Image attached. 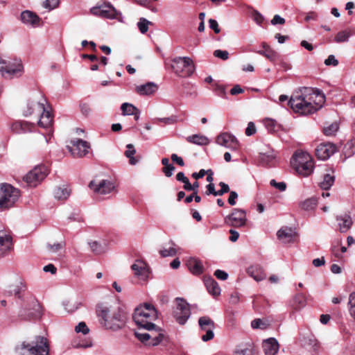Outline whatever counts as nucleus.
Masks as SVG:
<instances>
[{
  "mask_svg": "<svg viewBox=\"0 0 355 355\" xmlns=\"http://www.w3.org/2000/svg\"><path fill=\"white\" fill-rule=\"evenodd\" d=\"M21 20L24 24H31L33 26L38 25L40 23V17L34 12L29 10H25L21 12Z\"/></svg>",
  "mask_w": 355,
  "mask_h": 355,
  "instance_id": "28",
  "label": "nucleus"
},
{
  "mask_svg": "<svg viewBox=\"0 0 355 355\" xmlns=\"http://www.w3.org/2000/svg\"><path fill=\"white\" fill-rule=\"evenodd\" d=\"M270 184L280 191H284L286 189V184L284 182H277L275 180H271Z\"/></svg>",
  "mask_w": 355,
  "mask_h": 355,
  "instance_id": "58",
  "label": "nucleus"
},
{
  "mask_svg": "<svg viewBox=\"0 0 355 355\" xmlns=\"http://www.w3.org/2000/svg\"><path fill=\"white\" fill-rule=\"evenodd\" d=\"M214 55L216 58H220L223 60H227L229 58V53L225 50L217 49L214 51Z\"/></svg>",
  "mask_w": 355,
  "mask_h": 355,
  "instance_id": "51",
  "label": "nucleus"
},
{
  "mask_svg": "<svg viewBox=\"0 0 355 355\" xmlns=\"http://www.w3.org/2000/svg\"><path fill=\"white\" fill-rule=\"evenodd\" d=\"M91 13L103 18L114 19L117 17L118 12L110 4H103L91 9Z\"/></svg>",
  "mask_w": 355,
  "mask_h": 355,
  "instance_id": "12",
  "label": "nucleus"
},
{
  "mask_svg": "<svg viewBox=\"0 0 355 355\" xmlns=\"http://www.w3.org/2000/svg\"><path fill=\"white\" fill-rule=\"evenodd\" d=\"M338 130V124L336 122L332 123L323 129V132L327 136H333Z\"/></svg>",
  "mask_w": 355,
  "mask_h": 355,
  "instance_id": "44",
  "label": "nucleus"
},
{
  "mask_svg": "<svg viewBox=\"0 0 355 355\" xmlns=\"http://www.w3.org/2000/svg\"><path fill=\"white\" fill-rule=\"evenodd\" d=\"M324 64L327 66L332 65L334 67H336L338 64V60L335 58L334 55H330L324 60Z\"/></svg>",
  "mask_w": 355,
  "mask_h": 355,
  "instance_id": "59",
  "label": "nucleus"
},
{
  "mask_svg": "<svg viewBox=\"0 0 355 355\" xmlns=\"http://www.w3.org/2000/svg\"><path fill=\"white\" fill-rule=\"evenodd\" d=\"M334 181V175L329 173L324 174L322 180L320 182V187L323 190H328L332 187Z\"/></svg>",
  "mask_w": 355,
  "mask_h": 355,
  "instance_id": "36",
  "label": "nucleus"
},
{
  "mask_svg": "<svg viewBox=\"0 0 355 355\" xmlns=\"http://www.w3.org/2000/svg\"><path fill=\"white\" fill-rule=\"evenodd\" d=\"M157 89V85L153 82H148L135 87V92L141 96L152 95L155 94Z\"/></svg>",
  "mask_w": 355,
  "mask_h": 355,
  "instance_id": "24",
  "label": "nucleus"
},
{
  "mask_svg": "<svg viewBox=\"0 0 355 355\" xmlns=\"http://www.w3.org/2000/svg\"><path fill=\"white\" fill-rule=\"evenodd\" d=\"M75 331L78 333L81 332L84 335L87 334L89 331V328L86 325L85 322H80L78 323V324L76 327Z\"/></svg>",
  "mask_w": 355,
  "mask_h": 355,
  "instance_id": "53",
  "label": "nucleus"
},
{
  "mask_svg": "<svg viewBox=\"0 0 355 355\" xmlns=\"http://www.w3.org/2000/svg\"><path fill=\"white\" fill-rule=\"evenodd\" d=\"M165 66L168 70L177 73L176 67L178 66V61L175 58L172 60H166L165 61Z\"/></svg>",
  "mask_w": 355,
  "mask_h": 355,
  "instance_id": "49",
  "label": "nucleus"
},
{
  "mask_svg": "<svg viewBox=\"0 0 355 355\" xmlns=\"http://www.w3.org/2000/svg\"><path fill=\"white\" fill-rule=\"evenodd\" d=\"M257 53L267 58L270 61H274L277 56L276 52H275L274 51H272L270 49H267L263 51L261 50V51H257Z\"/></svg>",
  "mask_w": 355,
  "mask_h": 355,
  "instance_id": "47",
  "label": "nucleus"
},
{
  "mask_svg": "<svg viewBox=\"0 0 355 355\" xmlns=\"http://www.w3.org/2000/svg\"><path fill=\"white\" fill-rule=\"evenodd\" d=\"M23 66L20 59L16 58H8L0 59V71L6 78L20 76Z\"/></svg>",
  "mask_w": 355,
  "mask_h": 355,
  "instance_id": "7",
  "label": "nucleus"
},
{
  "mask_svg": "<svg viewBox=\"0 0 355 355\" xmlns=\"http://www.w3.org/2000/svg\"><path fill=\"white\" fill-rule=\"evenodd\" d=\"M350 33L347 31L338 32L335 36L334 41L337 43L348 42Z\"/></svg>",
  "mask_w": 355,
  "mask_h": 355,
  "instance_id": "42",
  "label": "nucleus"
},
{
  "mask_svg": "<svg viewBox=\"0 0 355 355\" xmlns=\"http://www.w3.org/2000/svg\"><path fill=\"white\" fill-rule=\"evenodd\" d=\"M317 204V200L314 198H311L305 200L300 204V207L305 211H309L313 209Z\"/></svg>",
  "mask_w": 355,
  "mask_h": 355,
  "instance_id": "39",
  "label": "nucleus"
},
{
  "mask_svg": "<svg viewBox=\"0 0 355 355\" xmlns=\"http://www.w3.org/2000/svg\"><path fill=\"white\" fill-rule=\"evenodd\" d=\"M198 324L200 330L202 331L215 328L214 322L208 316H202L199 318Z\"/></svg>",
  "mask_w": 355,
  "mask_h": 355,
  "instance_id": "35",
  "label": "nucleus"
},
{
  "mask_svg": "<svg viewBox=\"0 0 355 355\" xmlns=\"http://www.w3.org/2000/svg\"><path fill=\"white\" fill-rule=\"evenodd\" d=\"M224 222L227 225L235 228L243 227L247 222L246 213L242 209L234 208L231 214L225 217Z\"/></svg>",
  "mask_w": 355,
  "mask_h": 355,
  "instance_id": "10",
  "label": "nucleus"
},
{
  "mask_svg": "<svg viewBox=\"0 0 355 355\" xmlns=\"http://www.w3.org/2000/svg\"><path fill=\"white\" fill-rule=\"evenodd\" d=\"M175 168L172 164H168L165 166H163L162 171L166 176L170 177L172 175V172L175 171Z\"/></svg>",
  "mask_w": 355,
  "mask_h": 355,
  "instance_id": "63",
  "label": "nucleus"
},
{
  "mask_svg": "<svg viewBox=\"0 0 355 355\" xmlns=\"http://www.w3.org/2000/svg\"><path fill=\"white\" fill-rule=\"evenodd\" d=\"M191 315L190 305L184 299L179 297V324H184Z\"/></svg>",
  "mask_w": 355,
  "mask_h": 355,
  "instance_id": "21",
  "label": "nucleus"
},
{
  "mask_svg": "<svg viewBox=\"0 0 355 355\" xmlns=\"http://www.w3.org/2000/svg\"><path fill=\"white\" fill-rule=\"evenodd\" d=\"M135 276L139 280L146 282L148 279L150 271L147 264L141 260H137L135 263L131 266Z\"/></svg>",
  "mask_w": 355,
  "mask_h": 355,
  "instance_id": "17",
  "label": "nucleus"
},
{
  "mask_svg": "<svg viewBox=\"0 0 355 355\" xmlns=\"http://www.w3.org/2000/svg\"><path fill=\"white\" fill-rule=\"evenodd\" d=\"M91 250L96 254H100L105 251V247L97 241L89 243Z\"/></svg>",
  "mask_w": 355,
  "mask_h": 355,
  "instance_id": "41",
  "label": "nucleus"
},
{
  "mask_svg": "<svg viewBox=\"0 0 355 355\" xmlns=\"http://www.w3.org/2000/svg\"><path fill=\"white\" fill-rule=\"evenodd\" d=\"M48 173L49 169L46 166L39 165L28 172L24 177V180L30 187H36L39 182L45 178V177L48 175Z\"/></svg>",
  "mask_w": 355,
  "mask_h": 355,
  "instance_id": "9",
  "label": "nucleus"
},
{
  "mask_svg": "<svg viewBox=\"0 0 355 355\" xmlns=\"http://www.w3.org/2000/svg\"><path fill=\"white\" fill-rule=\"evenodd\" d=\"M348 304L350 315L355 319V292H352L349 295Z\"/></svg>",
  "mask_w": 355,
  "mask_h": 355,
  "instance_id": "48",
  "label": "nucleus"
},
{
  "mask_svg": "<svg viewBox=\"0 0 355 355\" xmlns=\"http://www.w3.org/2000/svg\"><path fill=\"white\" fill-rule=\"evenodd\" d=\"M295 235V229L288 227H282L277 233L279 239L288 242H292Z\"/></svg>",
  "mask_w": 355,
  "mask_h": 355,
  "instance_id": "27",
  "label": "nucleus"
},
{
  "mask_svg": "<svg viewBox=\"0 0 355 355\" xmlns=\"http://www.w3.org/2000/svg\"><path fill=\"white\" fill-rule=\"evenodd\" d=\"M306 301L303 293H299L296 294L290 302V306L295 311H299L306 306Z\"/></svg>",
  "mask_w": 355,
  "mask_h": 355,
  "instance_id": "29",
  "label": "nucleus"
},
{
  "mask_svg": "<svg viewBox=\"0 0 355 355\" xmlns=\"http://www.w3.org/2000/svg\"><path fill=\"white\" fill-rule=\"evenodd\" d=\"M209 26L211 29H212L215 33H219L220 29L218 26V24L216 20L214 19H210L209 20Z\"/></svg>",
  "mask_w": 355,
  "mask_h": 355,
  "instance_id": "61",
  "label": "nucleus"
},
{
  "mask_svg": "<svg viewBox=\"0 0 355 355\" xmlns=\"http://www.w3.org/2000/svg\"><path fill=\"white\" fill-rule=\"evenodd\" d=\"M251 327L253 329H263L266 328V323L261 319L257 318L252 321Z\"/></svg>",
  "mask_w": 355,
  "mask_h": 355,
  "instance_id": "54",
  "label": "nucleus"
},
{
  "mask_svg": "<svg viewBox=\"0 0 355 355\" xmlns=\"http://www.w3.org/2000/svg\"><path fill=\"white\" fill-rule=\"evenodd\" d=\"M15 128H20L24 132L31 131L33 128H35V125L33 123H28L27 121H20L15 123Z\"/></svg>",
  "mask_w": 355,
  "mask_h": 355,
  "instance_id": "46",
  "label": "nucleus"
},
{
  "mask_svg": "<svg viewBox=\"0 0 355 355\" xmlns=\"http://www.w3.org/2000/svg\"><path fill=\"white\" fill-rule=\"evenodd\" d=\"M235 355H255V349L252 343H246L239 346L234 352Z\"/></svg>",
  "mask_w": 355,
  "mask_h": 355,
  "instance_id": "33",
  "label": "nucleus"
},
{
  "mask_svg": "<svg viewBox=\"0 0 355 355\" xmlns=\"http://www.w3.org/2000/svg\"><path fill=\"white\" fill-rule=\"evenodd\" d=\"M42 307L37 300L32 295L26 297L23 308L19 311V317L21 320L30 321L41 318Z\"/></svg>",
  "mask_w": 355,
  "mask_h": 355,
  "instance_id": "6",
  "label": "nucleus"
},
{
  "mask_svg": "<svg viewBox=\"0 0 355 355\" xmlns=\"http://www.w3.org/2000/svg\"><path fill=\"white\" fill-rule=\"evenodd\" d=\"M46 99L44 98L43 102H39L37 106L42 111L40 119L38 121V125L44 128L51 127L53 123V116L51 113L45 107Z\"/></svg>",
  "mask_w": 355,
  "mask_h": 355,
  "instance_id": "18",
  "label": "nucleus"
},
{
  "mask_svg": "<svg viewBox=\"0 0 355 355\" xmlns=\"http://www.w3.org/2000/svg\"><path fill=\"white\" fill-rule=\"evenodd\" d=\"M179 76L187 77L191 76L194 70V64L189 57H179Z\"/></svg>",
  "mask_w": 355,
  "mask_h": 355,
  "instance_id": "19",
  "label": "nucleus"
},
{
  "mask_svg": "<svg viewBox=\"0 0 355 355\" xmlns=\"http://www.w3.org/2000/svg\"><path fill=\"white\" fill-rule=\"evenodd\" d=\"M121 109L123 115H132L138 108L132 104L124 103L121 105Z\"/></svg>",
  "mask_w": 355,
  "mask_h": 355,
  "instance_id": "40",
  "label": "nucleus"
},
{
  "mask_svg": "<svg viewBox=\"0 0 355 355\" xmlns=\"http://www.w3.org/2000/svg\"><path fill=\"white\" fill-rule=\"evenodd\" d=\"M214 329H209L207 330H205V334L202 335L201 336V339L204 342H207L214 337Z\"/></svg>",
  "mask_w": 355,
  "mask_h": 355,
  "instance_id": "57",
  "label": "nucleus"
},
{
  "mask_svg": "<svg viewBox=\"0 0 355 355\" xmlns=\"http://www.w3.org/2000/svg\"><path fill=\"white\" fill-rule=\"evenodd\" d=\"M70 146H67L69 150L73 157H83L85 156L90 148L89 142L81 139H75L71 140Z\"/></svg>",
  "mask_w": 355,
  "mask_h": 355,
  "instance_id": "11",
  "label": "nucleus"
},
{
  "mask_svg": "<svg viewBox=\"0 0 355 355\" xmlns=\"http://www.w3.org/2000/svg\"><path fill=\"white\" fill-rule=\"evenodd\" d=\"M214 275L220 280H226L228 277V274L225 271L219 269L214 272Z\"/></svg>",
  "mask_w": 355,
  "mask_h": 355,
  "instance_id": "62",
  "label": "nucleus"
},
{
  "mask_svg": "<svg viewBox=\"0 0 355 355\" xmlns=\"http://www.w3.org/2000/svg\"><path fill=\"white\" fill-rule=\"evenodd\" d=\"M186 265L189 271L194 275H200L204 272L202 262L195 257H189L186 262Z\"/></svg>",
  "mask_w": 355,
  "mask_h": 355,
  "instance_id": "23",
  "label": "nucleus"
},
{
  "mask_svg": "<svg viewBox=\"0 0 355 355\" xmlns=\"http://www.w3.org/2000/svg\"><path fill=\"white\" fill-rule=\"evenodd\" d=\"M175 244L172 243V245L167 247L166 245L162 250H159V254L162 257H173L177 253V250L175 248Z\"/></svg>",
  "mask_w": 355,
  "mask_h": 355,
  "instance_id": "38",
  "label": "nucleus"
},
{
  "mask_svg": "<svg viewBox=\"0 0 355 355\" xmlns=\"http://www.w3.org/2000/svg\"><path fill=\"white\" fill-rule=\"evenodd\" d=\"M337 150L333 143L327 142L319 144L315 149V155L321 160H327Z\"/></svg>",
  "mask_w": 355,
  "mask_h": 355,
  "instance_id": "15",
  "label": "nucleus"
},
{
  "mask_svg": "<svg viewBox=\"0 0 355 355\" xmlns=\"http://www.w3.org/2000/svg\"><path fill=\"white\" fill-rule=\"evenodd\" d=\"M89 187L96 193L105 195L111 193L115 187L112 182L103 180L98 183H96L94 180L91 181Z\"/></svg>",
  "mask_w": 355,
  "mask_h": 355,
  "instance_id": "14",
  "label": "nucleus"
},
{
  "mask_svg": "<svg viewBox=\"0 0 355 355\" xmlns=\"http://www.w3.org/2000/svg\"><path fill=\"white\" fill-rule=\"evenodd\" d=\"M171 293L172 292L169 290L161 292L158 295L159 302L162 304H167L172 297Z\"/></svg>",
  "mask_w": 355,
  "mask_h": 355,
  "instance_id": "43",
  "label": "nucleus"
},
{
  "mask_svg": "<svg viewBox=\"0 0 355 355\" xmlns=\"http://www.w3.org/2000/svg\"><path fill=\"white\" fill-rule=\"evenodd\" d=\"M257 129L255 125L253 122H249L248 124V127L245 129V135L247 136H251L256 133Z\"/></svg>",
  "mask_w": 355,
  "mask_h": 355,
  "instance_id": "60",
  "label": "nucleus"
},
{
  "mask_svg": "<svg viewBox=\"0 0 355 355\" xmlns=\"http://www.w3.org/2000/svg\"><path fill=\"white\" fill-rule=\"evenodd\" d=\"M96 311L100 324L106 329L117 331L121 329L125 325L126 313L119 307L113 309L101 304L97 305Z\"/></svg>",
  "mask_w": 355,
  "mask_h": 355,
  "instance_id": "2",
  "label": "nucleus"
},
{
  "mask_svg": "<svg viewBox=\"0 0 355 355\" xmlns=\"http://www.w3.org/2000/svg\"><path fill=\"white\" fill-rule=\"evenodd\" d=\"M21 195L19 189L8 183L0 184V211L13 207Z\"/></svg>",
  "mask_w": 355,
  "mask_h": 355,
  "instance_id": "5",
  "label": "nucleus"
},
{
  "mask_svg": "<svg viewBox=\"0 0 355 355\" xmlns=\"http://www.w3.org/2000/svg\"><path fill=\"white\" fill-rule=\"evenodd\" d=\"M214 92L215 94L222 98H226L225 88L219 85H215Z\"/></svg>",
  "mask_w": 355,
  "mask_h": 355,
  "instance_id": "55",
  "label": "nucleus"
},
{
  "mask_svg": "<svg viewBox=\"0 0 355 355\" xmlns=\"http://www.w3.org/2000/svg\"><path fill=\"white\" fill-rule=\"evenodd\" d=\"M22 349H27L28 355H49V345L48 340L44 336H37L35 340L31 344L26 345L24 343L21 345Z\"/></svg>",
  "mask_w": 355,
  "mask_h": 355,
  "instance_id": "8",
  "label": "nucleus"
},
{
  "mask_svg": "<svg viewBox=\"0 0 355 355\" xmlns=\"http://www.w3.org/2000/svg\"><path fill=\"white\" fill-rule=\"evenodd\" d=\"M152 23L145 18H140L139 22L137 23V26L139 31L144 34L148 31V26Z\"/></svg>",
  "mask_w": 355,
  "mask_h": 355,
  "instance_id": "45",
  "label": "nucleus"
},
{
  "mask_svg": "<svg viewBox=\"0 0 355 355\" xmlns=\"http://www.w3.org/2000/svg\"><path fill=\"white\" fill-rule=\"evenodd\" d=\"M238 198V193L234 191H231L230 192V196L228 198V203L233 206L236 205V200Z\"/></svg>",
  "mask_w": 355,
  "mask_h": 355,
  "instance_id": "64",
  "label": "nucleus"
},
{
  "mask_svg": "<svg viewBox=\"0 0 355 355\" xmlns=\"http://www.w3.org/2000/svg\"><path fill=\"white\" fill-rule=\"evenodd\" d=\"M149 334V345L155 346L159 345L164 338V331L154 323L143 327Z\"/></svg>",
  "mask_w": 355,
  "mask_h": 355,
  "instance_id": "13",
  "label": "nucleus"
},
{
  "mask_svg": "<svg viewBox=\"0 0 355 355\" xmlns=\"http://www.w3.org/2000/svg\"><path fill=\"white\" fill-rule=\"evenodd\" d=\"M259 163L262 166L271 167L276 164V154L272 149L266 152L260 153L259 155Z\"/></svg>",
  "mask_w": 355,
  "mask_h": 355,
  "instance_id": "20",
  "label": "nucleus"
},
{
  "mask_svg": "<svg viewBox=\"0 0 355 355\" xmlns=\"http://www.w3.org/2000/svg\"><path fill=\"white\" fill-rule=\"evenodd\" d=\"M135 336L140 341L149 345L150 338L148 331L146 333L135 332Z\"/></svg>",
  "mask_w": 355,
  "mask_h": 355,
  "instance_id": "52",
  "label": "nucleus"
},
{
  "mask_svg": "<svg viewBox=\"0 0 355 355\" xmlns=\"http://www.w3.org/2000/svg\"><path fill=\"white\" fill-rule=\"evenodd\" d=\"M186 140L198 146H207L210 143L208 137L200 134H195L186 137Z\"/></svg>",
  "mask_w": 355,
  "mask_h": 355,
  "instance_id": "30",
  "label": "nucleus"
},
{
  "mask_svg": "<svg viewBox=\"0 0 355 355\" xmlns=\"http://www.w3.org/2000/svg\"><path fill=\"white\" fill-rule=\"evenodd\" d=\"M127 150L125 151V155L129 159V163L131 165H135L139 161V156L134 157L136 150L132 144H130L126 146Z\"/></svg>",
  "mask_w": 355,
  "mask_h": 355,
  "instance_id": "34",
  "label": "nucleus"
},
{
  "mask_svg": "<svg viewBox=\"0 0 355 355\" xmlns=\"http://www.w3.org/2000/svg\"><path fill=\"white\" fill-rule=\"evenodd\" d=\"M336 220L341 232H346L351 227L352 220L349 215L337 216Z\"/></svg>",
  "mask_w": 355,
  "mask_h": 355,
  "instance_id": "31",
  "label": "nucleus"
},
{
  "mask_svg": "<svg viewBox=\"0 0 355 355\" xmlns=\"http://www.w3.org/2000/svg\"><path fill=\"white\" fill-rule=\"evenodd\" d=\"M59 4V0H46L44 2V7L45 8L52 10L55 8Z\"/></svg>",
  "mask_w": 355,
  "mask_h": 355,
  "instance_id": "56",
  "label": "nucleus"
},
{
  "mask_svg": "<svg viewBox=\"0 0 355 355\" xmlns=\"http://www.w3.org/2000/svg\"><path fill=\"white\" fill-rule=\"evenodd\" d=\"M262 348L265 355H275L279 348L278 341L275 338H269L263 341Z\"/></svg>",
  "mask_w": 355,
  "mask_h": 355,
  "instance_id": "22",
  "label": "nucleus"
},
{
  "mask_svg": "<svg viewBox=\"0 0 355 355\" xmlns=\"http://www.w3.org/2000/svg\"><path fill=\"white\" fill-rule=\"evenodd\" d=\"M208 292L214 295L218 296L220 294V288L218 284L211 277L207 279L205 282Z\"/></svg>",
  "mask_w": 355,
  "mask_h": 355,
  "instance_id": "32",
  "label": "nucleus"
},
{
  "mask_svg": "<svg viewBox=\"0 0 355 355\" xmlns=\"http://www.w3.org/2000/svg\"><path fill=\"white\" fill-rule=\"evenodd\" d=\"M69 195L70 190L67 188L58 187L54 191L55 198L58 200H64L69 196Z\"/></svg>",
  "mask_w": 355,
  "mask_h": 355,
  "instance_id": "37",
  "label": "nucleus"
},
{
  "mask_svg": "<svg viewBox=\"0 0 355 355\" xmlns=\"http://www.w3.org/2000/svg\"><path fill=\"white\" fill-rule=\"evenodd\" d=\"M247 273L255 281L260 282L266 278V274L259 265H252L247 269Z\"/></svg>",
  "mask_w": 355,
  "mask_h": 355,
  "instance_id": "25",
  "label": "nucleus"
},
{
  "mask_svg": "<svg viewBox=\"0 0 355 355\" xmlns=\"http://www.w3.org/2000/svg\"><path fill=\"white\" fill-rule=\"evenodd\" d=\"M252 18L259 26H261L264 20L263 16L257 10H252Z\"/></svg>",
  "mask_w": 355,
  "mask_h": 355,
  "instance_id": "50",
  "label": "nucleus"
},
{
  "mask_svg": "<svg viewBox=\"0 0 355 355\" xmlns=\"http://www.w3.org/2000/svg\"><path fill=\"white\" fill-rule=\"evenodd\" d=\"M158 317L155 306L150 303H144L135 309L132 319L139 327H144L153 323Z\"/></svg>",
  "mask_w": 355,
  "mask_h": 355,
  "instance_id": "3",
  "label": "nucleus"
},
{
  "mask_svg": "<svg viewBox=\"0 0 355 355\" xmlns=\"http://www.w3.org/2000/svg\"><path fill=\"white\" fill-rule=\"evenodd\" d=\"M12 237L4 233L0 234V257L6 255L12 248Z\"/></svg>",
  "mask_w": 355,
  "mask_h": 355,
  "instance_id": "26",
  "label": "nucleus"
},
{
  "mask_svg": "<svg viewBox=\"0 0 355 355\" xmlns=\"http://www.w3.org/2000/svg\"><path fill=\"white\" fill-rule=\"evenodd\" d=\"M291 163L295 171L304 177L309 176L313 171V161L311 156L306 152H295L291 158Z\"/></svg>",
  "mask_w": 355,
  "mask_h": 355,
  "instance_id": "4",
  "label": "nucleus"
},
{
  "mask_svg": "<svg viewBox=\"0 0 355 355\" xmlns=\"http://www.w3.org/2000/svg\"><path fill=\"white\" fill-rule=\"evenodd\" d=\"M216 143L231 150H236L239 146V141L236 137L228 132L220 134L216 137Z\"/></svg>",
  "mask_w": 355,
  "mask_h": 355,
  "instance_id": "16",
  "label": "nucleus"
},
{
  "mask_svg": "<svg viewBox=\"0 0 355 355\" xmlns=\"http://www.w3.org/2000/svg\"><path fill=\"white\" fill-rule=\"evenodd\" d=\"M324 101V95L318 89L304 87L291 96L288 105L294 112L306 115L318 111Z\"/></svg>",
  "mask_w": 355,
  "mask_h": 355,
  "instance_id": "1",
  "label": "nucleus"
}]
</instances>
